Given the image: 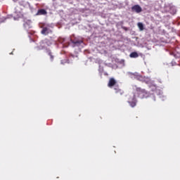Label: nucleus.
Instances as JSON below:
<instances>
[{"instance_id": "1", "label": "nucleus", "mask_w": 180, "mask_h": 180, "mask_svg": "<svg viewBox=\"0 0 180 180\" xmlns=\"http://www.w3.org/2000/svg\"><path fill=\"white\" fill-rule=\"evenodd\" d=\"M133 90L136 91V94H137V97L140 99H143L149 97V93L140 87H137V86H133Z\"/></svg>"}, {"instance_id": "2", "label": "nucleus", "mask_w": 180, "mask_h": 180, "mask_svg": "<svg viewBox=\"0 0 180 180\" xmlns=\"http://www.w3.org/2000/svg\"><path fill=\"white\" fill-rule=\"evenodd\" d=\"M51 46V42L48 39H44L41 41H40V44L39 46H36V51H39L41 50H46V51H49L48 49V47Z\"/></svg>"}, {"instance_id": "3", "label": "nucleus", "mask_w": 180, "mask_h": 180, "mask_svg": "<svg viewBox=\"0 0 180 180\" xmlns=\"http://www.w3.org/2000/svg\"><path fill=\"white\" fill-rule=\"evenodd\" d=\"M128 104H129V106H131V108L136 107V105L137 104V100L136 99L135 96H134L133 98L128 99Z\"/></svg>"}, {"instance_id": "4", "label": "nucleus", "mask_w": 180, "mask_h": 180, "mask_svg": "<svg viewBox=\"0 0 180 180\" xmlns=\"http://www.w3.org/2000/svg\"><path fill=\"white\" fill-rule=\"evenodd\" d=\"M116 84H117V82H116L115 78H110V79L108 80V84H107V86H108V88H113V87L117 86Z\"/></svg>"}, {"instance_id": "5", "label": "nucleus", "mask_w": 180, "mask_h": 180, "mask_svg": "<svg viewBox=\"0 0 180 180\" xmlns=\"http://www.w3.org/2000/svg\"><path fill=\"white\" fill-rule=\"evenodd\" d=\"M41 34L43 35H48L52 33V31L47 27H43L41 32Z\"/></svg>"}, {"instance_id": "6", "label": "nucleus", "mask_w": 180, "mask_h": 180, "mask_svg": "<svg viewBox=\"0 0 180 180\" xmlns=\"http://www.w3.org/2000/svg\"><path fill=\"white\" fill-rule=\"evenodd\" d=\"M131 11L139 13L141 12V8L139 5H134L133 7H131Z\"/></svg>"}, {"instance_id": "7", "label": "nucleus", "mask_w": 180, "mask_h": 180, "mask_svg": "<svg viewBox=\"0 0 180 180\" xmlns=\"http://www.w3.org/2000/svg\"><path fill=\"white\" fill-rule=\"evenodd\" d=\"M69 41L72 42V44H73V47L79 46L82 44V41L78 40V39H75V40L69 39Z\"/></svg>"}, {"instance_id": "8", "label": "nucleus", "mask_w": 180, "mask_h": 180, "mask_svg": "<svg viewBox=\"0 0 180 180\" xmlns=\"http://www.w3.org/2000/svg\"><path fill=\"white\" fill-rule=\"evenodd\" d=\"M114 90L116 94H119L120 96L124 95V91L119 89L118 86H115Z\"/></svg>"}, {"instance_id": "9", "label": "nucleus", "mask_w": 180, "mask_h": 180, "mask_svg": "<svg viewBox=\"0 0 180 180\" xmlns=\"http://www.w3.org/2000/svg\"><path fill=\"white\" fill-rule=\"evenodd\" d=\"M129 76L131 77V79H139L140 77V75H139V73L137 72H129Z\"/></svg>"}, {"instance_id": "10", "label": "nucleus", "mask_w": 180, "mask_h": 180, "mask_svg": "<svg viewBox=\"0 0 180 180\" xmlns=\"http://www.w3.org/2000/svg\"><path fill=\"white\" fill-rule=\"evenodd\" d=\"M46 14L47 12L44 9H40L37 11V15H45Z\"/></svg>"}, {"instance_id": "11", "label": "nucleus", "mask_w": 180, "mask_h": 180, "mask_svg": "<svg viewBox=\"0 0 180 180\" xmlns=\"http://www.w3.org/2000/svg\"><path fill=\"white\" fill-rule=\"evenodd\" d=\"M23 27H25V29H30L31 28V22L27 21L25 23H23Z\"/></svg>"}, {"instance_id": "12", "label": "nucleus", "mask_w": 180, "mask_h": 180, "mask_svg": "<svg viewBox=\"0 0 180 180\" xmlns=\"http://www.w3.org/2000/svg\"><path fill=\"white\" fill-rule=\"evenodd\" d=\"M46 53H48V56H49V60H51V62L53 61V54L52 53V52H51V50H48V51H46Z\"/></svg>"}, {"instance_id": "13", "label": "nucleus", "mask_w": 180, "mask_h": 180, "mask_svg": "<svg viewBox=\"0 0 180 180\" xmlns=\"http://www.w3.org/2000/svg\"><path fill=\"white\" fill-rule=\"evenodd\" d=\"M139 57V54L136 52H133L129 53V58H136Z\"/></svg>"}, {"instance_id": "14", "label": "nucleus", "mask_w": 180, "mask_h": 180, "mask_svg": "<svg viewBox=\"0 0 180 180\" xmlns=\"http://www.w3.org/2000/svg\"><path fill=\"white\" fill-rule=\"evenodd\" d=\"M137 27H139V30L140 31H143L144 28H143V24L141 22H138L137 23Z\"/></svg>"}, {"instance_id": "15", "label": "nucleus", "mask_w": 180, "mask_h": 180, "mask_svg": "<svg viewBox=\"0 0 180 180\" xmlns=\"http://www.w3.org/2000/svg\"><path fill=\"white\" fill-rule=\"evenodd\" d=\"M61 43H62V44H68V41H67L66 38H63V39H61Z\"/></svg>"}]
</instances>
